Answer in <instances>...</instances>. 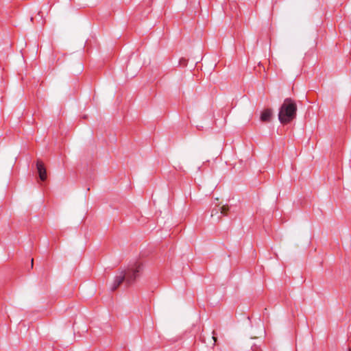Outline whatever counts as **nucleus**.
I'll return each instance as SVG.
<instances>
[{"label":"nucleus","mask_w":351,"mask_h":351,"mask_svg":"<svg viewBox=\"0 0 351 351\" xmlns=\"http://www.w3.org/2000/svg\"><path fill=\"white\" fill-rule=\"evenodd\" d=\"M297 105L294 100L286 98L280 108L278 119L282 124L289 123L296 117Z\"/></svg>","instance_id":"f257e3e1"},{"label":"nucleus","mask_w":351,"mask_h":351,"mask_svg":"<svg viewBox=\"0 0 351 351\" xmlns=\"http://www.w3.org/2000/svg\"><path fill=\"white\" fill-rule=\"evenodd\" d=\"M143 269V267L142 264L136 263L129 265L125 270L121 271L125 276V285L130 286L134 284L139 277Z\"/></svg>","instance_id":"f03ea898"},{"label":"nucleus","mask_w":351,"mask_h":351,"mask_svg":"<svg viewBox=\"0 0 351 351\" xmlns=\"http://www.w3.org/2000/svg\"><path fill=\"white\" fill-rule=\"evenodd\" d=\"M125 276L123 274H122L121 271L119 275H117L114 278V280L110 287V290L114 291H115L121 284H122L123 282L125 283Z\"/></svg>","instance_id":"7ed1b4c3"},{"label":"nucleus","mask_w":351,"mask_h":351,"mask_svg":"<svg viewBox=\"0 0 351 351\" xmlns=\"http://www.w3.org/2000/svg\"><path fill=\"white\" fill-rule=\"evenodd\" d=\"M36 168L40 179L42 181H45L47 179V171L43 163L41 161L38 160L36 162Z\"/></svg>","instance_id":"20e7f679"},{"label":"nucleus","mask_w":351,"mask_h":351,"mask_svg":"<svg viewBox=\"0 0 351 351\" xmlns=\"http://www.w3.org/2000/svg\"><path fill=\"white\" fill-rule=\"evenodd\" d=\"M272 116V110L269 108L264 110L261 114V120L264 122L269 121Z\"/></svg>","instance_id":"39448f33"},{"label":"nucleus","mask_w":351,"mask_h":351,"mask_svg":"<svg viewBox=\"0 0 351 351\" xmlns=\"http://www.w3.org/2000/svg\"><path fill=\"white\" fill-rule=\"evenodd\" d=\"M221 213V209L220 207L215 206L211 210V217H214L215 215H217L216 221L219 222L221 220V215H219V213Z\"/></svg>","instance_id":"423d86ee"},{"label":"nucleus","mask_w":351,"mask_h":351,"mask_svg":"<svg viewBox=\"0 0 351 351\" xmlns=\"http://www.w3.org/2000/svg\"><path fill=\"white\" fill-rule=\"evenodd\" d=\"M221 209V215L227 216L228 212L229 211L230 207L228 205H223L220 207Z\"/></svg>","instance_id":"0eeeda50"},{"label":"nucleus","mask_w":351,"mask_h":351,"mask_svg":"<svg viewBox=\"0 0 351 351\" xmlns=\"http://www.w3.org/2000/svg\"><path fill=\"white\" fill-rule=\"evenodd\" d=\"M213 339L214 340V342L215 343L217 341V337L215 336V331L213 332Z\"/></svg>","instance_id":"6e6552de"},{"label":"nucleus","mask_w":351,"mask_h":351,"mask_svg":"<svg viewBox=\"0 0 351 351\" xmlns=\"http://www.w3.org/2000/svg\"><path fill=\"white\" fill-rule=\"evenodd\" d=\"M252 351H256L254 346L252 347Z\"/></svg>","instance_id":"1a4fd4ad"},{"label":"nucleus","mask_w":351,"mask_h":351,"mask_svg":"<svg viewBox=\"0 0 351 351\" xmlns=\"http://www.w3.org/2000/svg\"><path fill=\"white\" fill-rule=\"evenodd\" d=\"M33 261H34V259L32 258V267H33Z\"/></svg>","instance_id":"9d476101"},{"label":"nucleus","mask_w":351,"mask_h":351,"mask_svg":"<svg viewBox=\"0 0 351 351\" xmlns=\"http://www.w3.org/2000/svg\"><path fill=\"white\" fill-rule=\"evenodd\" d=\"M348 351H351V348H349L348 349Z\"/></svg>","instance_id":"9b49d317"}]
</instances>
